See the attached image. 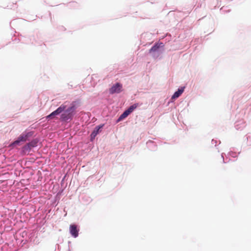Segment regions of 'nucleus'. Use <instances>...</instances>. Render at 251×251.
Listing matches in <instances>:
<instances>
[{
	"instance_id": "nucleus-1",
	"label": "nucleus",
	"mask_w": 251,
	"mask_h": 251,
	"mask_svg": "<svg viewBox=\"0 0 251 251\" xmlns=\"http://www.w3.org/2000/svg\"><path fill=\"white\" fill-rule=\"evenodd\" d=\"M66 108V106L64 105H61L59 107H58L56 110L52 112L49 115L47 116V119H52L55 116L59 115L62 112H63Z\"/></svg>"
},
{
	"instance_id": "nucleus-2",
	"label": "nucleus",
	"mask_w": 251,
	"mask_h": 251,
	"mask_svg": "<svg viewBox=\"0 0 251 251\" xmlns=\"http://www.w3.org/2000/svg\"><path fill=\"white\" fill-rule=\"evenodd\" d=\"M29 133H23L18 137V139L14 141L11 145H18L21 142L26 141L27 137L29 136Z\"/></svg>"
},
{
	"instance_id": "nucleus-3",
	"label": "nucleus",
	"mask_w": 251,
	"mask_h": 251,
	"mask_svg": "<svg viewBox=\"0 0 251 251\" xmlns=\"http://www.w3.org/2000/svg\"><path fill=\"white\" fill-rule=\"evenodd\" d=\"M72 107L69 108L63 113L61 116V119L63 121H67L71 119L72 116Z\"/></svg>"
},
{
	"instance_id": "nucleus-4",
	"label": "nucleus",
	"mask_w": 251,
	"mask_h": 251,
	"mask_svg": "<svg viewBox=\"0 0 251 251\" xmlns=\"http://www.w3.org/2000/svg\"><path fill=\"white\" fill-rule=\"evenodd\" d=\"M69 230L71 235L74 238H76L78 236L79 229L76 225L74 224L71 225Z\"/></svg>"
},
{
	"instance_id": "nucleus-5",
	"label": "nucleus",
	"mask_w": 251,
	"mask_h": 251,
	"mask_svg": "<svg viewBox=\"0 0 251 251\" xmlns=\"http://www.w3.org/2000/svg\"><path fill=\"white\" fill-rule=\"evenodd\" d=\"M122 85L119 83H117L114 85L110 89L109 92L110 94L119 93L122 91Z\"/></svg>"
},
{
	"instance_id": "nucleus-6",
	"label": "nucleus",
	"mask_w": 251,
	"mask_h": 251,
	"mask_svg": "<svg viewBox=\"0 0 251 251\" xmlns=\"http://www.w3.org/2000/svg\"><path fill=\"white\" fill-rule=\"evenodd\" d=\"M184 91V88L179 89L172 97V99H176L178 98Z\"/></svg>"
},
{
	"instance_id": "nucleus-7",
	"label": "nucleus",
	"mask_w": 251,
	"mask_h": 251,
	"mask_svg": "<svg viewBox=\"0 0 251 251\" xmlns=\"http://www.w3.org/2000/svg\"><path fill=\"white\" fill-rule=\"evenodd\" d=\"M162 43H156L151 48L149 52L151 53V52L156 51L160 47V45H162Z\"/></svg>"
},
{
	"instance_id": "nucleus-8",
	"label": "nucleus",
	"mask_w": 251,
	"mask_h": 251,
	"mask_svg": "<svg viewBox=\"0 0 251 251\" xmlns=\"http://www.w3.org/2000/svg\"><path fill=\"white\" fill-rule=\"evenodd\" d=\"M130 113L127 110H126L119 118L118 121H120L126 118V117H127Z\"/></svg>"
},
{
	"instance_id": "nucleus-9",
	"label": "nucleus",
	"mask_w": 251,
	"mask_h": 251,
	"mask_svg": "<svg viewBox=\"0 0 251 251\" xmlns=\"http://www.w3.org/2000/svg\"><path fill=\"white\" fill-rule=\"evenodd\" d=\"M137 106L138 104L135 103L129 106L127 110L131 113Z\"/></svg>"
},
{
	"instance_id": "nucleus-10",
	"label": "nucleus",
	"mask_w": 251,
	"mask_h": 251,
	"mask_svg": "<svg viewBox=\"0 0 251 251\" xmlns=\"http://www.w3.org/2000/svg\"><path fill=\"white\" fill-rule=\"evenodd\" d=\"M30 148V144H28L27 145L24 147V150L28 149Z\"/></svg>"
},
{
	"instance_id": "nucleus-11",
	"label": "nucleus",
	"mask_w": 251,
	"mask_h": 251,
	"mask_svg": "<svg viewBox=\"0 0 251 251\" xmlns=\"http://www.w3.org/2000/svg\"><path fill=\"white\" fill-rule=\"evenodd\" d=\"M103 126V125H101V126H99V128H98L97 129V132H95V135L99 132V130L100 128H101V127H102Z\"/></svg>"
},
{
	"instance_id": "nucleus-12",
	"label": "nucleus",
	"mask_w": 251,
	"mask_h": 251,
	"mask_svg": "<svg viewBox=\"0 0 251 251\" xmlns=\"http://www.w3.org/2000/svg\"><path fill=\"white\" fill-rule=\"evenodd\" d=\"M94 134V131H93V132H92V133H91V139H93V134Z\"/></svg>"
}]
</instances>
